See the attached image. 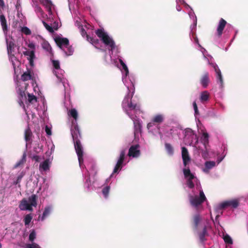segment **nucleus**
Wrapping results in <instances>:
<instances>
[{
    "instance_id": "c756f323",
    "label": "nucleus",
    "mask_w": 248,
    "mask_h": 248,
    "mask_svg": "<svg viewBox=\"0 0 248 248\" xmlns=\"http://www.w3.org/2000/svg\"><path fill=\"white\" fill-rule=\"evenodd\" d=\"M202 140L204 147H206V146H207L209 143V135L207 132H204L202 134Z\"/></svg>"
},
{
    "instance_id": "5701e85b",
    "label": "nucleus",
    "mask_w": 248,
    "mask_h": 248,
    "mask_svg": "<svg viewBox=\"0 0 248 248\" xmlns=\"http://www.w3.org/2000/svg\"><path fill=\"white\" fill-rule=\"evenodd\" d=\"M32 78V77L31 75V72L30 70H28L27 72H24L21 75V79L23 81H28Z\"/></svg>"
},
{
    "instance_id": "338daca9",
    "label": "nucleus",
    "mask_w": 248,
    "mask_h": 248,
    "mask_svg": "<svg viewBox=\"0 0 248 248\" xmlns=\"http://www.w3.org/2000/svg\"><path fill=\"white\" fill-rule=\"evenodd\" d=\"M20 179H21V178L20 177H18V178L17 179V180H16V184H18L20 182Z\"/></svg>"
},
{
    "instance_id": "774afa93",
    "label": "nucleus",
    "mask_w": 248,
    "mask_h": 248,
    "mask_svg": "<svg viewBox=\"0 0 248 248\" xmlns=\"http://www.w3.org/2000/svg\"><path fill=\"white\" fill-rule=\"evenodd\" d=\"M222 160V158L221 159H218L217 161H218V164Z\"/></svg>"
},
{
    "instance_id": "0eeeda50",
    "label": "nucleus",
    "mask_w": 248,
    "mask_h": 248,
    "mask_svg": "<svg viewBox=\"0 0 248 248\" xmlns=\"http://www.w3.org/2000/svg\"><path fill=\"white\" fill-rule=\"evenodd\" d=\"M71 133L73 138V140L75 142L78 140H80L81 139V134L79 130V127L77 124L72 122V126L71 129Z\"/></svg>"
},
{
    "instance_id": "a19ab883",
    "label": "nucleus",
    "mask_w": 248,
    "mask_h": 248,
    "mask_svg": "<svg viewBox=\"0 0 248 248\" xmlns=\"http://www.w3.org/2000/svg\"><path fill=\"white\" fill-rule=\"evenodd\" d=\"M50 208H46L42 215V220H44L46 218V217H47L50 214Z\"/></svg>"
},
{
    "instance_id": "4be33fe9",
    "label": "nucleus",
    "mask_w": 248,
    "mask_h": 248,
    "mask_svg": "<svg viewBox=\"0 0 248 248\" xmlns=\"http://www.w3.org/2000/svg\"><path fill=\"white\" fill-rule=\"evenodd\" d=\"M48 159H46L40 164L39 169L42 170L43 171H46L49 170L50 165Z\"/></svg>"
},
{
    "instance_id": "09e8293b",
    "label": "nucleus",
    "mask_w": 248,
    "mask_h": 248,
    "mask_svg": "<svg viewBox=\"0 0 248 248\" xmlns=\"http://www.w3.org/2000/svg\"><path fill=\"white\" fill-rule=\"evenodd\" d=\"M125 150L124 149V150H122L121 151L120 157H119V159L124 160V157H125Z\"/></svg>"
},
{
    "instance_id": "3c124183",
    "label": "nucleus",
    "mask_w": 248,
    "mask_h": 248,
    "mask_svg": "<svg viewBox=\"0 0 248 248\" xmlns=\"http://www.w3.org/2000/svg\"><path fill=\"white\" fill-rule=\"evenodd\" d=\"M191 34H192V36L195 42L196 43L198 44L199 45H200L199 44L198 39L197 37L196 36L195 32L192 30L191 31Z\"/></svg>"
},
{
    "instance_id": "9d476101",
    "label": "nucleus",
    "mask_w": 248,
    "mask_h": 248,
    "mask_svg": "<svg viewBox=\"0 0 248 248\" xmlns=\"http://www.w3.org/2000/svg\"><path fill=\"white\" fill-rule=\"evenodd\" d=\"M182 157L184 165L185 168H187L186 166L190 162L191 159L187 149L185 147L182 148Z\"/></svg>"
},
{
    "instance_id": "6ab92c4d",
    "label": "nucleus",
    "mask_w": 248,
    "mask_h": 248,
    "mask_svg": "<svg viewBox=\"0 0 248 248\" xmlns=\"http://www.w3.org/2000/svg\"><path fill=\"white\" fill-rule=\"evenodd\" d=\"M198 234L200 241H204L206 240L205 236L208 235L207 226H204L202 231L199 232Z\"/></svg>"
},
{
    "instance_id": "603ef678",
    "label": "nucleus",
    "mask_w": 248,
    "mask_h": 248,
    "mask_svg": "<svg viewBox=\"0 0 248 248\" xmlns=\"http://www.w3.org/2000/svg\"><path fill=\"white\" fill-rule=\"evenodd\" d=\"M193 108H194V111H195V114L196 115L198 114L199 111H198V107H197V104L195 101L193 103Z\"/></svg>"
},
{
    "instance_id": "6e6d98bb",
    "label": "nucleus",
    "mask_w": 248,
    "mask_h": 248,
    "mask_svg": "<svg viewBox=\"0 0 248 248\" xmlns=\"http://www.w3.org/2000/svg\"><path fill=\"white\" fill-rule=\"evenodd\" d=\"M91 184V181L90 178H88L86 179V182H85V185L87 186V187L89 188L90 187Z\"/></svg>"
},
{
    "instance_id": "680f3d73",
    "label": "nucleus",
    "mask_w": 248,
    "mask_h": 248,
    "mask_svg": "<svg viewBox=\"0 0 248 248\" xmlns=\"http://www.w3.org/2000/svg\"><path fill=\"white\" fill-rule=\"evenodd\" d=\"M5 6L4 2L3 0H0V9H3Z\"/></svg>"
},
{
    "instance_id": "a18cd8bd",
    "label": "nucleus",
    "mask_w": 248,
    "mask_h": 248,
    "mask_svg": "<svg viewBox=\"0 0 248 248\" xmlns=\"http://www.w3.org/2000/svg\"><path fill=\"white\" fill-rule=\"evenodd\" d=\"M224 240L225 242V243L229 244H232V240L231 237L228 235H226L224 237Z\"/></svg>"
},
{
    "instance_id": "052dcab7",
    "label": "nucleus",
    "mask_w": 248,
    "mask_h": 248,
    "mask_svg": "<svg viewBox=\"0 0 248 248\" xmlns=\"http://www.w3.org/2000/svg\"><path fill=\"white\" fill-rule=\"evenodd\" d=\"M19 94L21 97L25 96L26 95L25 91H22L21 90H19Z\"/></svg>"
},
{
    "instance_id": "6e6552de",
    "label": "nucleus",
    "mask_w": 248,
    "mask_h": 248,
    "mask_svg": "<svg viewBox=\"0 0 248 248\" xmlns=\"http://www.w3.org/2000/svg\"><path fill=\"white\" fill-rule=\"evenodd\" d=\"M239 205V201L238 200L234 199L230 201H225L221 203L218 206L219 210H222L225 209L228 207H232L235 208Z\"/></svg>"
},
{
    "instance_id": "f704fd0d",
    "label": "nucleus",
    "mask_w": 248,
    "mask_h": 248,
    "mask_svg": "<svg viewBox=\"0 0 248 248\" xmlns=\"http://www.w3.org/2000/svg\"><path fill=\"white\" fill-rule=\"evenodd\" d=\"M26 152H24L22 155L21 159L16 164V167H17L19 166H20V165L24 163L26 161Z\"/></svg>"
},
{
    "instance_id": "ddd939ff",
    "label": "nucleus",
    "mask_w": 248,
    "mask_h": 248,
    "mask_svg": "<svg viewBox=\"0 0 248 248\" xmlns=\"http://www.w3.org/2000/svg\"><path fill=\"white\" fill-rule=\"evenodd\" d=\"M19 207L21 210H29L32 211L33 209L31 205L28 202L26 199H22L19 205Z\"/></svg>"
},
{
    "instance_id": "f8f14e48",
    "label": "nucleus",
    "mask_w": 248,
    "mask_h": 248,
    "mask_svg": "<svg viewBox=\"0 0 248 248\" xmlns=\"http://www.w3.org/2000/svg\"><path fill=\"white\" fill-rule=\"evenodd\" d=\"M200 83L204 88H207L210 82L209 75L207 72H205L200 78Z\"/></svg>"
},
{
    "instance_id": "473e14b6",
    "label": "nucleus",
    "mask_w": 248,
    "mask_h": 248,
    "mask_svg": "<svg viewBox=\"0 0 248 248\" xmlns=\"http://www.w3.org/2000/svg\"><path fill=\"white\" fill-rule=\"evenodd\" d=\"M87 40L93 45L98 44L99 42L98 39L90 37L88 35H87Z\"/></svg>"
},
{
    "instance_id": "72a5a7b5",
    "label": "nucleus",
    "mask_w": 248,
    "mask_h": 248,
    "mask_svg": "<svg viewBox=\"0 0 248 248\" xmlns=\"http://www.w3.org/2000/svg\"><path fill=\"white\" fill-rule=\"evenodd\" d=\"M110 187L106 186L102 189V193L105 198H108L109 192Z\"/></svg>"
},
{
    "instance_id": "f03ea898",
    "label": "nucleus",
    "mask_w": 248,
    "mask_h": 248,
    "mask_svg": "<svg viewBox=\"0 0 248 248\" xmlns=\"http://www.w3.org/2000/svg\"><path fill=\"white\" fill-rule=\"evenodd\" d=\"M95 34L101 39L103 43L107 46L110 47L111 50H113L115 47V44L112 38L106 33L103 29H98L95 31Z\"/></svg>"
},
{
    "instance_id": "2eb2a0df",
    "label": "nucleus",
    "mask_w": 248,
    "mask_h": 248,
    "mask_svg": "<svg viewBox=\"0 0 248 248\" xmlns=\"http://www.w3.org/2000/svg\"><path fill=\"white\" fill-rule=\"evenodd\" d=\"M227 24V22L222 18H221L219 21L217 28V34L218 37H220L222 34L223 31Z\"/></svg>"
},
{
    "instance_id": "423d86ee",
    "label": "nucleus",
    "mask_w": 248,
    "mask_h": 248,
    "mask_svg": "<svg viewBox=\"0 0 248 248\" xmlns=\"http://www.w3.org/2000/svg\"><path fill=\"white\" fill-rule=\"evenodd\" d=\"M74 147L76 152V153L78 155V160L79 164L80 165L81 163L83 162V147L81 144V142L80 140H78L75 142H74Z\"/></svg>"
},
{
    "instance_id": "79ce46f5",
    "label": "nucleus",
    "mask_w": 248,
    "mask_h": 248,
    "mask_svg": "<svg viewBox=\"0 0 248 248\" xmlns=\"http://www.w3.org/2000/svg\"><path fill=\"white\" fill-rule=\"evenodd\" d=\"M36 238V233L34 230H32L29 235V240L32 242Z\"/></svg>"
},
{
    "instance_id": "f257e3e1",
    "label": "nucleus",
    "mask_w": 248,
    "mask_h": 248,
    "mask_svg": "<svg viewBox=\"0 0 248 248\" xmlns=\"http://www.w3.org/2000/svg\"><path fill=\"white\" fill-rule=\"evenodd\" d=\"M128 92L125 96L122 101V107L125 113L132 119L134 120V117L131 111H133L134 113H137L140 111V106L139 104L134 103L132 101L133 94H130V91L128 89Z\"/></svg>"
},
{
    "instance_id": "412c9836",
    "label": "nucleus",
    "mask_w": 248,
    "mask_h": 248,
    "mask_svg": "<svg viewBox=\"0 0 248 248\" xmlns=\"http://www.w3.org/2000/svg\"><path fill=\"white\" fill-rule=\"evenodd\" d=\"M42 48L50 54H52V48L47 41H43L41 44Z\"/></svg>"
},
{
    "instance_id": "bb28decb",
    "label": "nucleus",
    "mask_w": 248,
    "mask_h": 248,
    "mask_svg": "<svg viewBox=\"0 0 248 248\" xmlns=\"http://www.w3.org/2000/svg\"><path fill=\"white\" fill-rule=\"evenodd\" d=\"M28 95V102L31 104H33L37 102V98L36 96L33 95V94H31L28 93L27 94Z\"/></svg>"
},
{
    "instance_id": "a211bd4d",
    "label": "nucleus",
    "mask_w": 248,
    "mask_h": 248,
    "mask_svg": "<svg viewBox=\"0 0 248 248\" xmlns=\"http://www.w3.org/2000/svg\"><path fill=\"white\" fill-rule=\"evenodd\" d=\"M134 135L136 136L137 135L141 133L142 126L139 120L134 121Z\"/></svg>"
},
{
    "instance_id": "ea45409f",
    "label": "nucleus",
    "mask_w": 248,
    "mask_h": 248,
    "mask_svg": "<svg viewBox=\"0 0 248 248\" xmlns=\"http://www.w3.org/2000/svg\"><path fill=\"white\" fill-rule=\"evenodd\" d=\"M119 62L122 66L123 67V69L124 70L126 73V75H127L128 73V69L126 64L124 63V62H123V61L122 59H119Z\"/></svg>"
},
{
    "instance_id": "37998d69",
    "label": "nucleus",
    "mask_w": 248,
    "mask_h": 248,
    "mask_svg": "<svg viewBox=\"0 0 248 248\" xmlns=\"http://www.w3.org/2000/svg\"><path fill=\"white\" fill-rule=\"evenodd\" d=\"M66 48H67V51H64L66 55L67 56L72 55L74 52V49L71 46H69Z\"/></svg>"
},
{
    "instance_id": "8fccbe9b",
    "label": "nucleus",
    "mask_w": 248,
    "mask_h": 248,
    "mask_svg": "<svg viewBox=\"0 0 248 248\" xmlns=\"http://www.w3.org/2000/svg\"><path fill=\"white\" fill-rule=\"evenodd\" d=\"M122 166L116 164L114 169L113 173H117L119 170H120L122 169Z\"/></svg>"
},
{
    "instance_id": "a878e982",
    "label": "nucleus",
    "mask_w": 248,
    "mask_h": 248,
    "mask_svg": "<svg viewBox=\"0 0 248 248\" xmlns=\"http://www.w3.org/2000/svg\"><path fill=\"white\" fill-rule=\"evenodd\" d=\"M43 4L46 6L49 14H52V7L53 4L50 0H45Z\"/></svg>"
},
{
    "instance_id": "4468645a",
    "label": "nucleus",
    "mask_w": 248,
    "mask_h": 248,
    "mask_svg": "<svg viewBox=\"0 0 248 248\" xmlns=\"http://www.w3.org/2000/svg\"><path fill=\"white\" fill-rule=\"evenodd\" d=\"M23 54L25 56H28V60L29 61L30 65L31 66L34 65V60L35 58V51L34 50L30 51L27 50L23 52Z\"/></svg>"
},
{
    "instance_id": "9b49d317",
    "label": "nucleus",
    "mask_w": 248,
    "mask_h": 248,
    "mask_svg": "<svg viewBox=\"0 0 248 248\" xmlns=\"http://www.w3.org/2000/svg\"><path fill=\"white\" fill-rule=\"evenodd\" d=\"M139 144L131 146L129 149L128 155L133 157H138L140 155V151L139 150Z\"/></svg>"
},
{
    "instance_id": "de8ad7c7",
    "label": "nucleus",
    "mask_w": 248,
    "mask_h": 248,
    "mask_svg": "<svg viewBox=\"0 0 248 248\" xmlns=\"http://www.w3.org/2000/svg\"><path fill=\"white\" fill-rule=\"evenodd\" d=\"M53 66L56 69H59L60 68V62L57 60H52V61Z\"/></svg>"
},
{
    "instance_id": "e433bc0d",
    "label": "nucleus",
    "mask_w": 248,
    "mask_h": 248,
    "mask_svg": "<svg viewBox=\"0 0 248 248\" xmlns=\"http://www.w3.org/2000/svg\"><path fill=\"white\" fill-rule=\"evenodd\" d=\"M42 23L45 27V28L50 33H53L54 32L53 28L50 25H49L47 23H46L45 21H42Z\"/></svg>"
},
{
    "instance_id": "c9c22d12",
    "label": "nucleus",
    "mask_w": 248,
    "mask_h": 248,
    "mask_svg": "<svg viewBox=\"0 0 248 248\" xmlns=\"http://www.w3.org/2000/svg\"><path fill=\"white\" fill-rule=\"evenodd\" d=\"M32 217V216L30 214L27 215L24 219V221L25 223V224L26 225H29L30 223L31 222Z\"/></svg>"
},
{
    "instance_id": "39448f33",
    "label": "nucleus",
    "mask_w": 248,
    "mask_h": 248,
    "mask_svg": "<svg viewBox=\"0 0 248 248\" xmlns=\"http://www.w3.org/2000/svg\"><path fill=\"white\" fill-rule=\"evenodd\" d=\"M183 173L185 178L186 179V185L187 186L192 189L194 187V184L193 180L196 179L194 174H193L188 167L183 169Z\"/></svg>"
},
{
    "instance_id": "cd10ccee",
    "label": "nucleus",
    "mask_w": 248,
    "mask_h": 248,
    "mask_svg": "<svg viewBox=\"0 0 248 248\" xmlns=\"http://www.w3.org/2000/svg\"><path fill=\"white\" fill-rule=\"evenodd\" d=\"M32 132L30 128L29 127H28V128L25 130V140L26 141H29L30 140L31 137L32 136Z\"/></svg>"
},
{
    "instance_id": "4c0bfd02",
    "label": "nucleus",
    "mask_w": 248,
    "mask_h": 248,
    "mask_svg": "<svg viewBox=\"0 0 248 248\" xmlns=\"http://www.w3.org/2000/svg\"><path fill=\"white\" fill-rule=\"evenodd\" d=\"M217 74V80L219 82V83L220 84V86L222 87L223 84V80L222 76L221 75V71L216 73Z\"/></svg>"
},
{
    "instance_id": "f3484780",
    "label": "nucleus",
    "mask_w": 248,
    "mask_h": 248,
    "mask_svg": "<svg viewBox=\"0 0 248 248\" xmlns=\"http://www.w3.org/2000/svg\"><path fill=\"white\" fill-rule=\"evenodd\" d=\"M0 22L3 31L4 32H7L8 31L7 20L4 15L2 14L0 15Z\"/></svg>"
},
{
    "instance_id": "69168bd1",
    "label": "nucleus",
    "mask_w": 248,
    "mask_h": 248,
    "mask_svg": "<svg viewBox=\"0 0 248 248\" xmlns=\"http://www.w3.org/2000/svg\"><path fill=\"white\" fill-rule=\"evenodd\" d=\"M54 24H56L55 26L52 27L53 28V30L55 29V30H57L58 29V24L56 23L55 22H54Z\"/></svg>"
},
{
    "instance_id": "4d7b16f0",
    "label": "nucleus",
    "mask_w": 248,
    "mask_h": 248,
    "mask_svg": "<svg viewBox=\"0 0 248 248\" xmlns=\"http://www.w3.org/2000/svg\"><path fill=\"white\" fill-rule=\"evenodd\" d=\"M213 66L214 67V69L216 73H217V72H219L220 71L219 67H218V66L217 64H213Z\"/></svg>"
},
{
    "instance_id": "13d9d810",
    "label": "nucleus",
    "mask_w": 248,
    "mask_h": 248,
    "mask_svg": "<svg viewBox=\"0 0 248 248\" xmlns=\"http://www.w3.org/2000/svg\"><path fill=\"white\" fill-rule=\"evenodd\" d=\"M28 47L30 48L33 49L34 50L35 48V46L34 43H30L28 45Z\"/></svg>"
},
{
    "instance_id": "7c9ffc66",
    "label": "nucleus",
    "mask_w": 248,
    "mask_h": 248,
    "mask_svg": "<svg viewBox=\"0 0 248 248\" xmlns=\"http://www.w3.org/2000/svg\"><path fill=\"white\" fill-rule=\"evenodd\" d=\"M69 115L72 117L75 121H76L78 119V114L77 110L75 108H72L69 111Z\"/></svg>"
},
{
    "instance_id": "e2e57ef3",
    "label": "nucleus",
    "mask_w": 248,
    "mask_h": 248,
    "mask_svg": "<svg viewBox=\"0 0 248 248\" xmlns=\"http://www.w3.org/2000/svg\"><path fill=\"white\" fill-rule=\"evenodd\" d=\"M123 162H124V160H121V159H119L117 162V164L122 166V164L123 163Z\"/></svg>"
},
{
    "instance_id": "1a4fd4ad",
    "label": "nucleus",
    "mask_w": 248,
    "mask_h": 248,
    "mask_svg": "<svg viewBox=\"0 0 248 248\" xmlns=\"http://www.w3.org/2000/svg\"><path fill=\"white\" fill-rule=\"evenodd\" d=\"M54 40L57 46L61 49H62L63 46L67 47L69 46V40L66 38L57 37L55 38Z\"/></svg>"
},
{
    "instance_id": "c85d7f7f",
    "label": "nucleus",
    "mask_w": 248,
    "mask_h": 248,
    "mask_svg": "<svg viewBox=\"0 0 248 248\" xmlns=\"http://www.w3.org/2000/svg\"><path fill=\"white\" fill-rule=\"evenodd\" d=\"M164 120V117L161 114L155 115L153 119L152 122L154 123L160 124Z\"/></svg>"
},
{
    "instance_id": "aec40b11",
    "label": "nucleus",
    "mask_w": 248,
    "mask_h": 248,
    "mask_svg": "<svg viewBox=\"0 0 248 248\" xmlns=\"http://www.w3.org/2000/svg\"><path fill=\"white\" fill-rule=\"evenodd\" d=\"M205 167L203 170L205 172H209V170L216 166V162L213 161H206L204 164Z\"/></svg>"
},
{
    "instance_id": "49530a36",
    "label": "nucleus",
    "mask_w": 248,
    "mask_h": 248,
    "mask_svg": "<svg viewBox=\"0 0 248 248\" xmlns=\"http://www.w3.org/2000/svg\"><path fill=\"white\" fill-rule=\"evenodd\" d=\"M26 248H41L38 244L33 243L31 244H27Z\"/></svg>"
},
{
    "instance_id": "58836bf2",
    "label": "nucleus",
    "mask_w": 248,
    "mask_h": 248,
    "mask_svg": "<svg viewBox=\"0 0 248 248\" xmlns=\"http://www.w3.org/2000/svg\"><path fill=\"white\" fill-rule=\"evenodd\" d=\"M21 31L26 35H30L31 34V30L27 27H22Z\"/></svg>"
},
{
    "instance_id": "c03bdc74",
    "label": "nucleus",
    "mask_w": 248,
    "mask_h": 248,
    "mask_svg": "<svg viewBox=\"0 0 248 248\" xmlns=\"http://www.w3.org/2000/svg\"><path fill=\"white\" fill-rule=\"evenodd\" d=\"M205 147L204 150H202L201 154L202 156L204 159H206L208 156V152L207 148V146H206V147Z\"/></svg>"
},
{
    "instance_id": "7ed1b4c3",
    "label": "nucleus",
    "mask_w": 248,
    "mask_h": 248,
    "mask_svg": "<svg viewBox=\"0 0 248 248\" xmlns=\"http://www.w3.org/2000/svg\"><path fill=\"white\" fill-rule=\"evenodd\" d=\"M189 198L191 205L195 207H197L206 200L202 190H200L199 196L189 195Z\"/></svg>"
},
{
    "instance_id": "864d4df0",
    "label": "nucleus",
    "mask_w": 248,
    "mask_h": 248,
    "mask_svg": "<svg viewBox=\"0 0 248 248\" xmlns=\"http://www.w3.org/2000/svg\"><path fill=\"white\" fill-rule=\"evenodd\" d=\"M80 33L83 37L86 36L87 38V35L88 34H87L85 30L83 27H82L80 29Z\"/></svg>"
},
{
    "instance_id": "b1692460",
    "label": "nucleus",
    "mask_w": 248,
    "mask_h": 248,
    "mask_svg": "<svg viewBox=\"0 0 248 248\" xmlns=\"http://www.w3.org/2000/svg\"><path fill=\"white\" fill-rule=\"evenodd\" d=\"M209 93L207 91L202 92L201 93L200 100L203 103L208 101L209 99Z\"/></svg>"
},
{
    "instance_id": "2f4dec72",
    "label": "nucleus",
    "mask_w": 248,
    "mask_h": 248,
    "mask_svg": "<svg viewBox=\"0 0 248 248\" xmlns=\"http://www.w3.org/2000/svg\"><path fill=\"white\" fill-rule=\"evenodd\" d=\"M165 148L167 151V153L170 155H173V147H172V146L171 145V144L170 143H165Z\"/></svg>"
},
{
    "instance_id": "0e129e2a",
    "label": "nucleus",
    "mask_w": 248,
    "mask_h": 248,
    "mask_svg": "<svg viewBox=\"0 0 248 248\" xmlns=\"http://www.w3.org/2000/svg\"><path fill=\"white\" fill-rule=\"evenodd\" d=\"M153 125V123H149L147 124V127L148 129H149Z\"/></svg>"
},
{
    "instance_id": "dca6fc26",
    "label": "nucleus",
    "mask_w": 248,
    "mask_h": 248,
    "mask_svg": "<svg viewBox=\"0 0 248 248\" xmlns=\"http://www.w3.org/2000/svg\"><path fill=\"white\" fill-rule=\"evenodd\" d=\"M201 221V217L200 214L195 215L192 219V221L193 223V229L194 230H197L199 224Z\"/></svg>"
},
{
    "instance_id": "393cba45",
    "label": "nucleus",
    "mask_w": 248,
    "mask_h": 248,
    "mask_svg": "<svg viewBox=\"0 0 248 248\" xmlns=\"http://www.w3.org/2000/svg\"><path fill=\"white\" fill-rule=\"evenodd\" d=\"M37 196L35 194H32L29 198V202H30L31 207H36L37 206Z\"/></svg>"
},
{
    "instance_id": "5fc2aeb1",
    "label": "nucleus",
    "mask_w": 248,
    "mask_h": 248,
    "mask_svg": "<svg viewBox=\"0 0 248 248\" xmlns=\"http://www.w3.org/2000/svg\"><path fill=\"white\" fill-rule=\"evenodd\" d=\"M45 131L48 135H51L52 134L51 129L47 125H46L45 127Z\"/></svg>"
},
{
    "instance_id": "20e7f679",
    "label": "nucleus",
    "mask_w": 248,
    "mask_h": 248,
    "mask_svg": "<svg viewBox=\"0 0 248 248\" xmlns=\"http://www.w3.org/2000/svg\"><path fill=\"white\" fill-rule=\"evenodd\" d=\"M6 44H7V53L8 56L9 57L10 60L12 62V64L13 65L14 69H16V65L14 62V60L16 59V57L15 56L14 52H15V48L16 47V44L13 40L9 41L6 39Z\"/></svg>"
},
{
    "instance_id": "bf43d9fd",
    "label": "nucleus",
    "mask_w": 248,
    "mask_h": 248,
    "mask_svg": "<svg viewBox=\"0 0 248 248\" xmlns=\"http://www.w3.org/2000/svg\"><path fill=\"white\" fill-rule=\"evenodd\" d=\"M32 158L33 160H34L36 162H39L40 160L39 156L37 155H33Z\"/></svg>"
}]
</instances>
